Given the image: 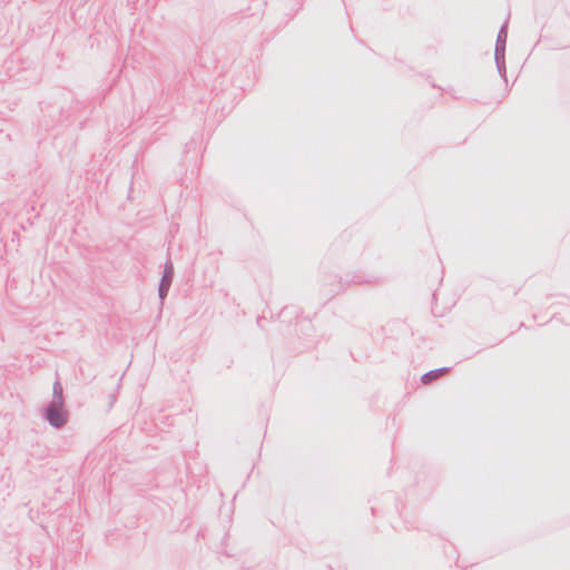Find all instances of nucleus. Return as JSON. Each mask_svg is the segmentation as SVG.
<instances>
[{"instance_id":"1","label":"nucleus","mask_w":570,"mask_h":570,"mask_svg":"<svg viewBox=\"0 0 570 570\" xmlns=\"http://www.w3.org/2000/svg\"><path fill=\"white\" fill-rule=\"evenodd\" d=\"M47 417L49 420V422L55 425V426H60L65 423L66 421V415L65 413L62 412V409L57 406L56 404L51 405L49 409H48V412H47Z\"/></svg>"},{"instance_id":"2","label":"nucleus","mask_w":570,"mask_h":570,"mask_svg":"<svg viewBox=\"0 0 570 570\" xmlns=\"http://www.w3.org/2000/svg\"><path fill=\"white\" fill-rule=\"evenodd\" d=\"M444 373H445V370H444V368L435 370V371H431V372H429V373H425V374L422 376V382H423L424 384H428V383L432 382L433 380L439 379V377H440V376H442Z\"/></svg>"},{"instance_id":"3","label":"nucleus","mask_w":570,"mask_h":570,"mask_svg":"<svg viewBox=\"0 0 570 570\" xmlns=\"http://www.w3.org/2000/svg\"><path fill=\"white\" fill-rule=\"evenodd\" d=\"M171 266H166L165 268V276H164V279H163V283H161V286H160V295L163 296L164 295V292L167 291L169 284H170V281H171Z\"/></svg>"}]
</instances>
